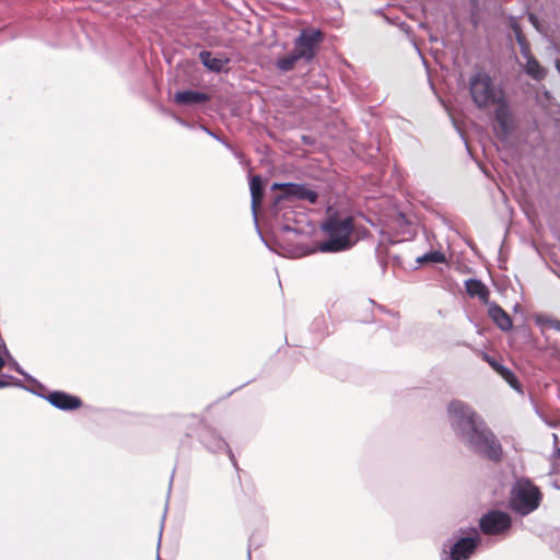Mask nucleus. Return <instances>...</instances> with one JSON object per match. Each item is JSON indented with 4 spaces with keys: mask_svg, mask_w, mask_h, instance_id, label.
<instances>
[{
    "mask_svg": "<svg viewBox=\"0 0 560 560\" xmlns=\"http://www.w3.org/2000/svg\"><path fill=\"white\" fill-rule=\"evenodd\" d=\"M1 348H3V351H4L5 355L10 357V352H9V350H8L3 339L0 337V349Z\"/></svg>",
    "mask_w": 560,
    "mask_h": 560,
    "instance_id": "obj_36",
    "label": "nucleus"
},
{
    "mask_svg": "<svg viewBox=\"0 0 560 560\" xmlns=\"http://www.w3.org/2000/svg\"><path fill=\"white\" fill-rule=\"evenodd\" d=\"M11 384L16 387H21L27 392H28V389H32L31 387L25 386L21 380L14 377L13 375L2 374L0 376V388H5V387L10 386Z\"/></svg>",
    "mask_w": 560,
    "mask_h": 560,
    "instance_id": "obj_25",
    "label": "nucleus"
},
{
    "mask_svg": "<svg viewBox=\"0 0 560 560\" xmlns=\"http://www.w3.org/2000/svg\"><path fill=\"white\" fill-rule=\"evenodd\" d=\"M4 365V360L0 357V370L3 368Z\"/></svg>",
    "mask_w": 560,
    "mask_h": 560,
    "instance_id": "obj_43",
    "label": "nucleus"
},
{
    "mask_svg": "<svg viewBox=\"0 0 560 560\" xmlns=\"http://www.w3.org/2000/svg\"><path fill=\"white\" fill-rule=\"evenodd\" d=\"M510 26H511V30L513 31V33L515 35V39L516 40H517V35L518 36H525L524 33H523L521 24L515 19H513L511 21Z\"/></svg>",
    "mask_w": 560,
    "mask_h": 560,
    "instance_id": "obj_29",
    "label": "nucleus"
},
{
    "mask_svg": "<svg viewBox=\"0 0 560 560\" xmlns=\"http://www.w3.org/2000/svg\"><path fill=\"white\" fill-rule=\"evenodd\" d=\"M465 291L468 296L478 298L485 306L490 303L488 287L477 278H469L465 281Z\"/></svg>",
    "mask_w": 560,
    "mask_h": 560,
    "instance_id": "obj_17",
    "label": "nucleus"
},
{
    "mask_svg": "<svg viewBox=\"0 0 560 560\" xmlns=\"http://www.w3.org/2000/svg\"><path fill=\"white\" fill-rule=\"evenodd\" d=\"M477 164H478V167L480 168V171L486 175V177L490 178V172L487 168L486 163H483L481 161H477Z\"/></svg>",
    "mask_w": 560,
    "mask_h": 560,
    "instance_id": "obj_31",
    "label": "nucleus"
},
{
    "mask_svg": "<svg viewBox=\"0 0 560 560\" xmlns=\"http://www.w3.org/2000/svg\"><path fill=\"white\" fill-rule=\"evenodd\" d=\"M323 40L324 33L320 30L306 27L294 39V48L300 52L304 61L311 62L316 57Z\"/></svg>",
    "mask_w": 560,
    "mask_h": 560,
    "instance_id": "obj_10",
    "label": "nucleus"
},
{
    "mask_svg": "<svg viewBox=\"0 0 560 560\" xmlns=\"http://www.w3.org/2000/svg\"><path fill=\"white\" fill-rule=\"evenodd\" d=\"M174 119L184 127L195 128V124L188 122L187 120L174 115Z\"/></svg>",
    "mask_w": 560,
    "mask_h": 560,
    "instance_id": "obj_30",
    "label": "nucleus"
},
{
    "mask_svg": "<svg viewBox=\"0 0 560 560\" xmlns=\"http://www.w3.org/2000/svg\"><path fill=\"white\" fill-rule=\"evenodd\" d=\"M322 231L327 240L319 242L316 246H305L303 256L320 253H340L350 249L355 244L353 238L354 219L351 215L341 217L338 212L327 215L320 224Z\"/></svg>",
    "mask_w": 560,
    "mask_h": 560,
    "instance_id": "obj_2",
    "label": "nucleus"
},
{
    "mask_svg": "<svg viewBox=\"0 0 560 560\" xmlns=\"http://www.w3.org/2000/svg\"><path fill=\"white\" fill-rule=\"evenodd\" d=\"M198 58L202 66L210 72H228L226 65L230 62V58L228 57H213L210 50H201Z\"/></svg>",
    "mask_w": 560,
    "mask_h": 560,
    "instance_id": "obj_15",
    "label": "nucleus"
},
{
    "mask_svg": "<svg viewBox=\"0 0 560 560\" xmlns=\"http://www.w3.org/2000/svg\"><path fill=\"white\" fill-rule=\"evenodd\" d=\"M555 66H556L557 71L560 73V60L559 59L556 60Z\"/></svg>",
    "mask_w": 560,
    "mask_h": 560,
    "instance_id": "obj_40",
    "label": "nucleus"
},
{
    "mask_svg": "<svg viewBox=\"0 0 560 560\" xmlns=\"http://www.w3.org/2000/svg\"><path fill=\"white\" fill-rule=\"evenodd\" d=\"M268 213L283 232L294 233L298 236L308 234V217L303 211H296L292 205L280 203L276 206L273 199L268 208Z\"/></svg>",
    "mask_w": 560,
    "mask_h": 560,
    "instance_id": "obj_6",
    "label": "nucleus"
},
{
    "mask_svg": "<svg viewBox=\"0 0 560 560\" xmlns=\"http://www.w3.org/2000/svg\"><path fill=\"white\" fill-rule=\"evenodd\" d=\"M549 323L553 329L560 331V320L559 319H550Z\"/></svg>",
    "mask_w": 560,
    "mask_h": 560,
    "instance_id": "obj_33",
    "label": "nucleus"
},
{
    "mask_svg": "<svg viewBox=\"0 0 560 560\" xmlns=\"http://www.w3.org/2000/svg\"><path fill=\"white\" fill-rule=\"evenodd\" d=\"M513 517L509 512L492 509V544L510 536Z\"/></svg>",
    "mask_w": 560,
    "mask_h": 560,
    "instance_id": "obj_14",
    "label": "nucleus"
},
{
    "mask_svg": "<svg viewBox=\"0 0 560 560\" xmlns=\"http://www.w3.org/2000/svg\"><path fill=\"white\" fill-rule=\"evenodd\" d=\"M445 260V256L440 250H429L417 258V264L422 265H435L441 264Z\"/></svg>",
    "mask_w": 560,
    "mask_h": 560,
    "instance_id": "obj_22",
    "label": "nucleus"
},
{
    "mask_svg": "<svg viewBox=\"0 0 560 560\" xmlns=\"http://www.w3.org/2000/svg\"><path fill=\"white\" fill-rule=\"evenodd\" d=\"M517 44L520 46L521 55L526 59L530 56H534L530 50V46L528 40L526 39V36H518L517 35Z\"/></svg>",
    "mask_w": 560,
    "mask_h": 560,
    "instance_id": "obj_27",
    "label": "nucleus"
},
{
    "mask_svg": "<svg viewBox=\"0 0 560 560\" xmlns=\"http://www.w3.org/2000/svg\"><path fill=\"white\" fill-rule=\"evenodd\" d=\"M490 535V509L479 520L478 527H459L453 532L442 548L441 560H469L481 545V535Z\"/></svg>",
    "mask_w": 560,
    "mask_h": 560,
    "instance_id": "obj_3",
    "label": "nucleus"
},
{
    "mask_svg": "<svg viewBox=\"0 0 560 560\" xmlns=\"http://www.w3.org/2000/svg\"><path fill=\"white\" fill-rule=\"evenodd\" d=\"M299 60H303V57L293 48L292 51L277 59L276 68L281 72H289L294 69Z\"/></svg>",
    "mask_w": 560,
    "mask_h": 560,
    "instance_id": "obj_19",
    "label": "nucleus"
},
{
    "mask_svg": "<svg viewBox=\"0 0 560 560\" xmlns=\"http://www.w3.org/2000/svg\"><path fill=\"white\" fill-rule=\"evenodd\" d=\"M481 147H482L483 155H485V158L488 160V159H489V155H488L487 147H486V144H485V143H481Z\"/></svg>",
    "mask_w": 560,
    "mask_h": 560,
    "instance_id": "obj_38",
    "label": "nucleus"
},
{
    "mask_svg": "<svg viewBox=\"0 0 560 560\" xmlns=\"http://www.w3.org/2000/svg\"><path fill=\"white\" fill-rule=\"evenodd\" d=\"M492 324L506 332L513 328V319L498 303L492 302Z\"/></svg>",
    "mask_w": 560,
    "mask_h": 560,
    "instance_id": "obj_18",
    "label": "nucleus"
},
{
    "mask_svg": "<svg viewBox=\"0 0 560 560\" xmlns=\"http://www.w3.org/2000/svg\"><path fill=\"white\" fill-rule=\"evenodd\" d=\"M492 371L495 372L517 394L524 395V388L516 374L492 358Z\"/></svg>",
    "mask_w": 560,
    "mask_h": 560,
    "instance_id": "obj_16",
    "label": "nucleus"
},
{
    "mask_svg": "<svg viewBox=\"0 0 560 560\" xmlns=\"http://www.w3.org/2000/svg\"><path fill=\"white\" fill-rule=\"evenodd\" d=\"M394 259L397 261L398 265H400L399 257L395 256Z\"/></svg>",
    "mask_w": 560,
    "mask_h": 560,
    "instance_id": "obj_47",
    "label": "nucleus"
},
{
    "mask_svg": "<svg viewBox=\"0 0 560 560\" xmlns=\"http://www.w3.org/2000/svg\"><path fill=\"white\" fill-rule=\"evenodd\" d=\"M486 269L490 273V267L488 265H486Z\"/></svg>",
    "mask_w": 560,
    "mask_h": 560,
    "instance_id": "obj_49",
    "label": "nucleus"
},
{
    "mask_svg": "<svg viewBox=\"0 0 560 560\" xmlns=\"http://www.w3.org/2000/svg\"><path fill=\"white\" fill-rule=\"evenodd\" d=\"M173 478H174V472H173V474H172V476H171L170 486H168V491H171V488H172V485H173Z\"/></svg>",
    "mask_w": 560,
    "mask_h": 560,
    "instance_id": "obj_41",
    "label": "nucleus"
},
{
    "mask_svg": "<svg viewBox=\"0 0 560 560\" xmlns=\"http://www.w3.org/2000/svg\"><path fill=\"white\" fill-rule=\"evenodd\" d=\"M504 453L500 441L492 433V463H498L503 459Z\"/></svg>",
    "mask_w": 560,
    "mask_h": 560,
    "instance_id": "obj_26",
    "label": "nucleus"
},
{
    "mask_svg": "<svg viewBox=\"0 0 560 560\" xmlns=\"http://www.w3.org/2000/svg\"><path fill=\"white\" fill-rule=\"evenodd\" d=\"M198 127L202 131H205L207 135H209L210 137H212L217 141L222 143L226 149H229L235 155V158L241 159L243 156L242 153H240L237 150H235V148L225 138H223L219 133L214 132L213 130H211L206 125L199 124Z\"/></svg>",
    "mask_w": 560,
    "mask_h": 560,
    "instance_id": "obj_23",
    "label": "nucleus"
},
{
    "mask_svg": "<svg viewBox=\"0 0 560 560\" xmlns=\"http://www.w3.org/2000/svg\"><path fill=\"white\" fill-rule=\"evenodd\" d=\"M386 312H387L389 315H393V316H395V315H397V314H398L397 312H394V311H386Z\"/></svg>",
    "mask_w": 560,
    "mask_h": 560,
    "instance_id": "obj_44",
    "label": "nucleus"
},
{
    "mask_svg": "<svg viewBox=\"0 0 560 560\" xmlns=\"http://www.w3.org/2000/svg\"><path fill=\"white\" fill-rule=\"evenodd\" d=\"M11 369L14 370L18 374L22 375L25 381L33 384L36 387L35 389L47 390L44 384H42L38 380L28 374L16 361L12 362Z\"/></svg>",
    "mask_w": 560,
    "mask_h": 560,
    "instance_id": "obj_24",
    "label": "nucleus"
},
{
    "mask_svg": "<svg viewBox=\"0 0 560 560\" xmlns=\"http://www.w3.org/2000/svg\"><path fill=\"white\" fill-rule=\"evenodd\" d=\"M550 485L557 489V490H560V478H555L550 481Z\"/></svg>",
    "mask_w": 560,
    "mask_h": 560,
    "instance_id": "obj_35",
    "label": "nucleus"
},
{
    "mask_svg": "<svg viewBox=\"0 0 560 560\" xmlns=\"http://www.w3.org/2000/svg\"><path fill=\"white\" fill-rule=\"evenodd\" d=\"M474 105L486 116H490V71L485 66L475 63L466 84Z\"/></svg>",
    "mask_w": 560,
    "mask_h": 560,
    "instance_id": "obj_8",
    "label": "nucleus"
},
{
    "mask_svg": "<svg viewBox=\"0 0 560 560\" xmlns=\"http://www.w3.org/2000/svg\"><path fill=\"white\" fill-rule=\"evenodd\" d=\"M524 72L536 81H541L547 75V70L540 65L535 56L526 58Z\"/></svg>",
    "mask_w": 560,
    "mask_h": 560,
    "instance_id": "obj_20",
    "label": "nucleus"
},
{
    "mask_svg": "<svg viewBox=\"0 0 560 560\" xmlns=\"http://www.w3.org/2000/svg\"><path fill=\"white\" fill-rule=\"evenodd\" d=\"M492 105L495 106L492 120H495L499 125L501 140H505L511 137L516 129V119L511 109L508 100L504 96H500L494 90L492 83Z\"/></svg>",
    "mask_w": 560,
    "mask_h": 560,
    "instance_id": "obj_9",
    "label": "nucleus"
},
{
    "mask_svg": "<svg viewBox=\"0 0 560 560\" xmlns=\"http://www.w3.org/2000/svg\"><path fill=\"white\" fill-rule=\"evenodd\" d=\"M478 354H480L481 359L490 364V352L488 350H478Z\"/></svg>",
    "mask_w": 560,
    "mask_h": 560,
    "instance_id": "obj_32",
    "label": "nucleus"
},
{
    "mask_svg": "<svg viewBox=\"0 0 560 560\" xmlns=\"http://www.w3.org/2000/svg\"><path fill=\"white\" fill-rule=\"evenodd\" d=\"M446 418L455 438L471 453L490 459V431L483 418L466 401L452 399Z\"/></svg>",
    "mask_w": 560,
    "mask_h": 560,
    "instance_id": "obj_1",
    "label": "nucleus"
},
{
    "mask_svg": "<svg viewBox=\"0 0 560 560\" xmlns=\"http://www.w3.org/2000/svg\"><path fill=\"white\" fill-rule=\"evenodd\" d=\"M210 98L206 92L185 89L175 92L173 102L179 107H197L207 104Z\"/></svg>",
    "mask_w": 560,
    "mask_h": 560,
    "instance_id": "obj_13",
    "label": "nucleus"
},
{
    "mask_svg": "<svg viewBox=\"0 0 560 560\" xmlns=\"http://www.w3.org/2000/svg\"><path fill=\"white\" fill-rule=\"evenodd\" d=\"M491 284H492V287H497V283H495V281L493 279L491 281Z\"/></svg>",
    "mask_w": 560,
    "mask_h": 560,
    "instance_id": "obj_48",
    "label": "nucleus"
},
{
    "mask_svg": "<svg viewBox=\"0 0 560 560\" xmlns=\"http://www.w3.org/2000/svg\"><path fill=\"white\" fill-rule=\"evenodd\" d=\"M249 191H250V198H252V212H253V217H254L256 232L258 233L262 243L269 249H271V246L265 238V236L259 228L258 219H257V207H258V203L262 200L264 195H265V180L261 175H253L249 177Z\"/></svg>",
    "mask_w": 560,
    "mask_h": 560,
    "instance_id": "obj_12",
    "label": "nucleus"
},
{
    "mask_svg": "<svg viewBox=\"0 0 560 560\" xmlns=\"http://www.w3.org/2000/svg\"><path fill=\"white\" fill-rule=\"evenodd\" d=\"M557 538L559 539V545H560V533L557 534ZM558 556L560 557V546L556 549Z\"/></svg>",
    "mask_w": 560,
    "mask_h": 560,
    "instance_id": "obj_39",
    "label": "nucleus"
},
{
    "mask_svg": "<svg viewBox=\"0 0 560 560\" xmlns=\"http://www.w3.org/2000/svg\"><path fill=\"white\" fill-rule=\"evenodd\" d=\"M30 393L46 399L51 406L62 411H73L82 407V399L79 396L69 394L63 390H50L44 394L45 390L28 389Z\"/></svg>",
    "mask_w": 560,
    "mask_h": 560,
    "instance_id": "obj_11",
    "label": "nucleus"
},
{
    "mask_svg": "<svg viewBox=\"0 0 560 560\" xmlns=\"http://www.w3.org/2000/svg\"><path fill=\"white\" fill-rule=\"evenodd\" d=\"M393 224L395 225V228L401 230L402 235L415 234L413 226H412L410 219L407 217L406 213H404L401 211L397 212V214L393 219Z\"/></svg>",
    "mask_w": 560,
    "mask_h": 560,
    "instance_id": "obj_21",
    "label": "nucleus"
},
{
    "mask_svg": "<svg viewBox=\"0 0 560 560\" xmlns=\"http://www.w3.org/2000/svg\"><path fill=\"white\" fill-rule=\"evenodd\" d=\"M436 40H438L436 36H430V42H436Z\"/></svg>",
    "mask_w": 560,
    "mask_h": 560,
    "instance_id": "obj_45",
    "label": "nucleus"
},
{
    "mask_svg": "<svg viewBox=\"0 0 560 560\" xmlns=\"http://www.w3.org/2000/svg\"><path fill=\"white\" fill-rule=\"evenodd\" d=\"M528 20L532 22V24H533L534 26H536V27H537V25H538V19H537V16H536L535 14L529 13V15H528Z\"/></svg>",
    "mask_w": 560,
    "mask_h": 560,
    "instance_id": "obj_34",
    "label": "nucleus"
},
{
    "mask_svg": "<svg viewBox=\"0 0 560 560\" xmlns=\"http://www.w3.org/2000/svg\"><path fill=\"white\" fill-rule=\"evenodd\" d=\"M380 266H381L382 271H383V273H384V272H385V270H386V267H387V262H386L384 259H381V260H380Z\"/></svg>",
    "mask_w": 560,
    "mask_h": 560,
    "instance_id": "obj_37",
    "label": "nucleus"
},
{
    "mask_svg": "<svg viewBox=\"0 0 560 560\" xmlns=\"http://www.w3.org/2000/svg\"><path fill=\"white\" fill-rule=\"evenodd\" d=\"M542 492L529 478H517L511 487L509 509L521 517L535 512L542 501Z\"/></svg>",
    "mask_w": 560,
    "mask_h": 560,
    "instance_id": "obj_5",
    "label": "nucleus"
},
{
    "mask_svg": "<svg viewBox=\"0 0 560 560\" xmlns=\"http://www.w3.org/2000/svg\"><path fill=\"white\" fill-rule=\"evenodd\" d=\"M176 425L185 431L186 438L197 436L199 443L210 453L225 451L236 466V459L232 450L219 432L205 422L198 415H183L177 417Z\"/></svg>",
    "mask_w": 560,
    "mask_h": 560,
    "instance_id": "obj_4",
    "label": "nucleus"
},
{
    "mask_svg": "<svg viewBox=\"0 0 560 560\" xmlns=\"http://www.w3.org/2000/svg\"><path fill=\"white\" fill-rule=\"evenodd\" d=\"M555 455L560 459V447L556 448Z\"/></svg>",
    "mask_w": 560,
    "mask_h": 560,
    "instance_id": "obj_42",
    "label": "nucleus"
},
{
    "mask_svg": "<svg viewBox=\"0 0 560 560\" xmlns=\"http://www.w3.org/2000/svg\"><path fill=\"white\" fill-rule=\"evenodd\" d=\"M270 190L277 192L275 196L276 206L293 201H306L310 205H317L319 200L318 189L311 183L273 182Z\"/></svg>",
    "mask_w": 560,
    "mask_h": 560,
    "instance_id": "obj_7",
    "label": "nucleus"
},
{
    "mask_svg": "<svg viewBox=\"0 0 560 560\" xmlns=\"http://www.w3.org/2000/svg\"><path fill=\"white\" fill-rule=\"evenodd\" d=\"M530 401L533 404V407H534V411L535 413L549 427L553 428L556 425V423H553L552 421H550L548 419V417L540 410V408L537 406V404L535 402V399L533 396H530Z\"/></svg>",
    "mask_w": 560,
    "mask_h": 560,
    "instance_id": "obj_28",
    "label": "nucleus"
},
{
    "mask_svg": "<svg viewBox=\"0 0 560 560\" xmlns=\"http://www.w3.org/2000/svg\"><path fill=\"white\" fill-rule=\"evenodd\" d=\"M487 330V328H478V334H483Z\"/></svg>",
    "mask_w": 560,
    "mask_h": 560,
    "instance_id": "obj_46",
    "label": "nucleus"
}]
</instances>
